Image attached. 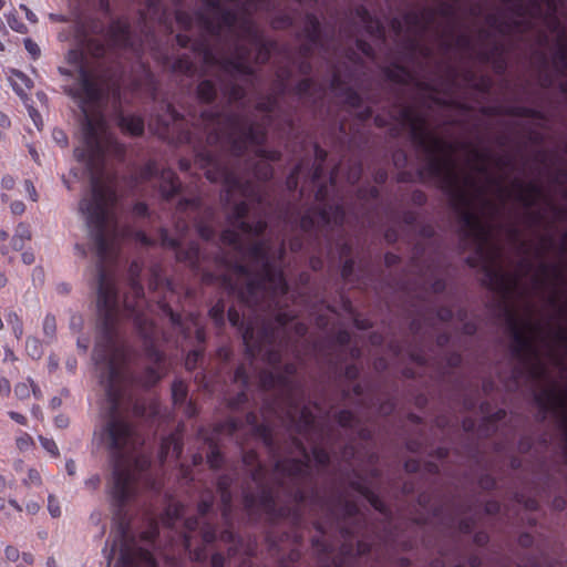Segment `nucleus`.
<instances>
[{
    "label": "nucleus",
    "mask_w": 567,
    "mask_h": 567,
    "mask_svg": "<svg viewBox=\"0 0 567 567\" xmlns=\"http://www.w3.org/2000/svg\"><path fill=\"white\" fill-rule=\"evenodd\" d=\"M337 505L341 508L344 518L355 517L360 509L355 502L338 496Z\"/></svg>",
    "instance_id": "54"
},
{
    "label": "nucleus",
    "mask_w": 567,
    "mask_h": 567,
    "mask_svg": "<svg viewBox=\"0 0 567 567\" xmlns=\"http://www.w3.org/2000/svg\"><path fill=\"white\" fill-rule=\"evenodd\" d=\"M243 17L244 18L240 19L238 25L241 37L247 39L252 45L257 42H260V39L264 38L262 32L258 29L249 16L245 14Z\"/></svg>",
    "instance_id": "33"
},
{
    "label": "nucleus",
    "mask_w": 567,
    "mask_h": 567,
    "mask_svg": "<svg viewBox=\"0 0 567 567\" xmlns=\"http://www.w3.org/2000/svg\"><path fill=\"white\" fill-rule=\"evenodd\" d=\"M554 64L563 72L567 68V43L561 40L554 53Z\"/></svg>",
    "instance_id": "57"
},
{
    "label": "nucleus",
    "mask_w": 567,
    "mask_h": 567,
    "mask_svg": "<svg viewBox=\"0 0 567 567\" xmlns=\"http://www.w3.org/2000/svg\"><path fill=\"white\" fill-rule=\"evenodd\" d=\"M483 114L486 115H495V114H505L514 117H525V118H535V120H545V114L536 109L528 106H508L505 109L501 107H484L482 110Z\"/></svg>",
    "instance_id": "24"
},
{
    "label": "nucleus",
    "mask_w": 567,
    "mask_h": 567,
    "mask_svg": "<svg viewBox=\"0 0 567 567\" xmlns=\"http://www.w3.org/2000/svg\"><path fill=\"white\" fill-rule=\"evenodd\" d=\"M265 285L258 278L249 279L245 286L238 291L240 301L249 308L259 307L260 297L264 292Z\"/></svg>",
    "instance_id": "23"
},
{
    "label": "nucleus",
    "mask_w": 567,
    "mask_h": 567,
    "mask_svg": "<svg viewBox=\"0 0 567 567\" xmlns=\"http://www.w3.org/2000/svg\"><path fill=\"white\" fill-rule=\"evenodd\" d=\"M444 194L450 199L451 208L458 215L465 237L485 241L488 229L481 216L472 210V198L461 185L457 174H450L444 185Z\"/></svg>",
    "instance_id": "5"
},
{
    "label": "nucleus",
    "mask_w": 567,
    "mask_h": 567,
    "mask_svg": "<svg viewBox=\"0 0 567 567\" xmlns=\"http://www.w3.org/2000/svg\"><path fill=\"white\" fill-rule=\"evenodd\" d=\"M226 154L215 153L206 147L196 152V161L206 169V178L213 183H221L225 187L226 200L238 192L243 197L257 204L264 203V194L251 179L241 176Z\"/></svg>",
    "instance_id": "4"
},
{
    "label": "nucleus",
    "mask_w": 567,
    "mask_h": 567,
    "mask_svg": "<svg viewBox=\"0 0 567 567\" xmlns=\"http://www.w3.org/2000/svg\"><path fill=\"white\" fill-rule=\"evenodd\" d=\"M199 516L187 517L184 522V527L187 533H193L200 528V536L205 545H213L217 540V527L214 523L205 522L200 526Z\"/></svg>",
    "instance_id": "25"
},
{
    "label": "nucleus",
    "mask_w": 567,
    "mask_h": 567,
    "mask_svg": "<svg viewBox=\"0 0 567 567\" xmlns=\"http://www.w3.org/2000/svg\"><path fill=\"white\" fill-rule=\"evenodd\" d=\"M196 97L203 104H212L217 99V87L212 80H202L196 86Z\"/></svg>",
    "instance_id": "35"
},
{
    "label": "nucleus",
    "mask_w": 567,
    "mask_h": 567,
    "mask_svg": "<svg viewBox=\"0 0 567 567\" xmlns=\"http://www.w3.org/2000/svg\"><path fill=\"white\" fill-rule=\"evenodd\" d=\"M255 155L269 162H279L282 157V154L279 150L265 148L264 145L256 148Z\"/></svg>",
    "instance_id": "59"
},
{
    "label": "nucleus",
    "mask_w": 567,
    "mask_h": 567,
    "mask_svg": "<svg viewBox=\"0 0 567 567\" xmlns=\"http://www.w3.org/2000/svg\"><path fill=\"white\" fill-rule=\"evenodd\" d=\"M250 212V206L246 200H240L231 206L230 213L227 215V221L233 227L240 230V223L248 221L246 218Z\"/></svg>",
    "instance_id": "32"
},
{
    "label": "nucleus",
    "mask_w": 567,
    "mask_h": 567,
    "mask_svg": "<svg viewBox=\"0 0 567 567\" xmlns=\"http://www.w3.org/2000/svg\"><path fill=\"white\" fill-rule=\"evenodd\" d=\"M276 503L277 499L274 491L270 487L264 486L258 494V506L268 515L269 512L275 511Z\"/></svg>",
    "instance_id": "44"
},
{
    "label": "nucleus",
    "mask_w": 567,
    "mask_h": 567,
    "mask_svg": "<svg viewBox=\"0 0 567 567\" xmlns=\"http://www.w3.org/2000/svg\"><path fill=\"white\" fill-rule=\"evenodd\" d=\"M249 50L244 45L236 47L235 56L221 58L220 69L226 73H238L241 75H254L255 70L248 63Z\"/></svg>",
    "instance_id": "18"
},
{
    "label": "nucleus",
    "mask_w": 567,
    "mask_h": 567,
    "mask_svg": "<svg viewBox=\"0 0 567 567\" xmlns=\"http://www.w3.org/2000/svg\"><path fill=\"white\" fill-rule=\"evenodd\" d=\"M339 95L343 97L344 104L352 109H360L363 104L362 96L351 86H344Z\"/></svg>",
    "instance_id": "47"
},
{
    "label": "nucleus",
    "mask_w": 567,
    "mask_h": 567,
    "mask_svg": "<svg viewBox=\"0 0 567 567\" xmlns=\"http://www.w3.org/2000/svg\"><path fill=\"white\" fill-rule=\"evenodd\" d=\"M399 120L410 127L412 142L423 151H452L450 142L433 135L426 127L425 118L416 114L412 107L404 106L399 113Z\"/></svg>",
    "instance_id": "6"
},
{
    "label": "nucleus",
    "mask_w": 567,
    "mask_h": 567,
    "mask_svg": "<svg viewBox=\"0 0 567 567\" xmlns=\"http://www.w3.org/2000/svg\"><path fill=\"white\" fill-rule=\"evenodd\" d=\"M297 371L298 367L296 363L287 362L281 367V371L276 373L278 388L280 389L282 400L288 408V415H290L292 412H296L299 408V402L296 398L299 383L293 380Z\"/></svg>",
    "instance_id": "13"
},
{
    "label": "nucleus",
    "mask_w": 567,
    "mask_h": 567,
    "mask_svg": "<svg viewBox=\"0 0 567 567\" xmlns=\"http://www.w3.org/2000/svg\"><path fill=\"white\" fill-rule=\"evenodd\" d=\"M123 316L133 321L137 332L144 339V353L146 359L155 365H162L165 361V355L155 342L154 322L147 317L145 311L141 309L134 308L132 309V313Z\"/></svg>",
    "instance_id": "9"
},
{
    "label": "nucleus",
    "mask_w": 567,
    "mask_h": 567,
    "mask_svg": "<svg viewBox=\"0 0 567 567\" xmlns=\"http://www.w3.org/2000/svg\"><path fill=\"white\" fill-rule=\"evenodd\" d=\"M275 43L272 41L266 40L265 37L260 39V42L254 44L257 50L256 61L260 63H266L269 61L271 51L274 49Z\"/></svg>",
    "instance_id": "51"
},
{
    "label": "nucleus",
    "mask_w": 567,
    "mask_h": 567,
    "mask_svg": "<svg viewBox=\"0 0 567 567\" xmlns=\"http://www.w3.org/2000/svg\"><path fill=\"white\" fill-rule=\"evenodd\" d=\"M512 188L516 192V200L526 208L536 206L538 200L544 197L543 188L536 182L524 183L516 178L512 182Z\"/></svg>",
    "instance_id": "19"
},
{
    "label": "nucleus",
    "mask_w": 567,
    "mask_h": 567,
    "mask_svg": "<svg viewBox=\"0 0 567 567\" xmlns=\"http://www.w3.org/2000/svg\"><path fill=\"white\" fill-rule=\"evenodd\" d=\"M161 309L163 313L169 319L172 326L178 329L184 334V337L189 334V329L185 327L181 313L174 311L167 302L161 303Z\"/></svg>",
    "instance_id": "42"
},
{
    "label": "nucleus",
    "mask_w": 567,
    "mask_h": 567,
    "mask_svg": "<svg viewBox=\"0 0 567 567\" xmlns=\"http://www.w3.org/2000/svg\"><path fill=\"white\" fill-rule=\"evenodd\" d=\"M259 385L265 391L278 388L276 373L269 370H261L259 373Z\"/></svg>",
    "instance_id": "58"
},
{
    "label": "nucleus",
    "mask_w": 567,
    "mask_h": 567,
    "mask_svg": "<svg viewBox=\"0 0 567 567\" xmlns=\"http://www.w3.org/2000/svg\"><path fill=\"white\" fill-rule=\"evenodd\" d=\"M109 41L117 49H132L133 38L131 23L125 18H116L112 20L106 31Z\"/></svg>",
    "instance_id": "17"
},
{
    "label": "nucleus",
    "mask_w": 567,
    "mask_h": 567,
    "mask_svg": "<svg viewBox=\"0 0 567 567\" xmlns=\"http://www.w3.org/2000/svg\"><path fill=\"white\" fill-rule=\"evenodd\" d=\"M505 312L513 339V355L523 362L536 359L538 352L534 339L524 332L520 321L511 309L506 308Z\"/></svg>",
    "instance_id": "10"
},
{
    "label": "nucleus",
    "mask_w": 567,
    "mask_h": 567,
    "mask_svg": "<svg viewBox=\"0 0 567 567\" xmlns=\"http://www.w3.org/2000/svg\"><path fill=\"white\" fill-rule=\"evenodd\" d=\"M9 81L11 82L13 91L21 99L25 97L27 91H29L33 86L32 80L29 76H27L23 72L18 70L11 71Z\"/></svg>",
    "instance_id": "34"
},
{
    "label": "nucleus",
    "mask_w": 567,
    "mask_h": 567,
    "mask_svg": "<svg viewBox=\"0 0 567 567\" xmlns=\"http://www.w3.org/2000/svg\"><path fill=\"white\" fill-rule=\"evenodd\" d=\"M204 352H205L204 347H198L196 349L188 351V353L186 354V358H185V363H184L185 369L187 371H194L197 368L198 363L203 360Z\"/></svg>",
    "instance_id": "55"
},
{
    "label": "nucleus",
    "mask_w": 567,
    "mask_h": 567,
    "mask_svg": "<svg viewBox=\"0 0 567 567\" xmlns=\"http://www.w3.org/2000/svg\"><path fill=\"white\" fill-rule=\"evenodd\" d=\"M309 462V457L279 460L275 463V471L292 478L306 477L308 476Z\"/></svg>",
    "instance_id": "22"
},
{
    "label": "nucleus",
    "mask_w": 567,
    "mask_h": 567,
    "mask_svg": "<svg viewBox=\"0 0 567 567\" xmlns=\"http://www.w3.org/2000/svg\"><path fill=\"white\" fill-rule=\"evenodd\" d=\"M277 104L278 101L275 96L267 95L256 103L255 109L259 112L272 113L276 110Z\"/></svg>",
    "instance_id": "64"
},
{
    "label": "nucleus",
    "mask_w": 567,
    "mask_h": 567,
    "mask_svg": "<svg viewBox=\"0 0 567 567\" xmlns=\"http://www.w3.org/2000/svg\"><path fill=\"white\" fill-rule=\"evenodd\" d=\"M251 434L254 436H256L257 439H259L262 444L268 449V450H275L276 449V440H275V434H274V430L271 427L270 424L268 423H265V422H259L252 430H251Z\"/></svg>",
    "instance_id": "36"
},
{
    "label": "nucleus",
    "mask_w": 567,
    "mask_h": 567,
    "mask_svg": "<svg viewBox=\"0 0 567 567\" xmlns=\"http://www.w3.org/2000/svg\"><path fill=\"white\" fill-rule=\"evenodd\" d=\"M240 230L237 228H226L224 229L220 235L219 239L223 244L227 246L234 247L236 250L241 251L243 245H241V237L239 234Z\"/></svg>",
    "instance_id": "45"
},
{
    "label": "nucleus",
    "mask_w": 567,
    "mask_h": 567,
    "mask_svg": "<svg viewBox=\"0 0 567 567\" xmlns=\"http://www.w3.org/2000/svg\"><path fill=\"white\" fill-rule=\"evenodd\" d=\"M302 35L313 44H322V24L316 13H305Z\"/></svg>",
    "instance_id": "28"
},
{
    "label": "nucleus",
    "mask_w": 567,
    "mask_h": 567,
    "mask_svg": "<svg viewBox=\"0 0 567 567\" xmlns=\"http://www.w3.org/2000/svg\"><path fill=\"white\" fill-rule=\"evenodd\" d=\"M311 454L315 460V462L322 467H326L330 464V454L329 452L322 447V446H313L311 449Z\"/></svg>",
    "instance_id": "61"
},
{
    "label": "nucleus",
    "mask_w": 567,
    "mask_h": 567,
    "mask_svg": "<svg viewBox=\"0 0 567 567\" xmlns=\"http://www.w3.org/2000/svg\"><path fill=\"white\" fill-rule=\"evenodd\" d=\"M188 396V385L182 379H175L172 383V401L177 408L183 406Z\"/></svg>",
    "instance_id": "40"
},
{
    "label": "nucleus",
    "mask_w": 567,
    "mask_h": 567,
    "mask_svg": "<svg viewBox=\"0 0 567 567\" xmlns=\"http://www.w3.org/2000/svg\"><path fill=\"white\" fill-rule=\"evenodd\" d=\"M142 270L143 262L138 259H134L128 266L130 286L123 299V315L132 313L134 308L144 310L145 293L140 279Z\"/></svg>",
    "instance_id": "12"
},
{
    "label": "nucleus",
    "mask_w": 567,
    "mask_h": 567,
    "mask_svg": "<svg viewBox=\"0 0 567 567\" xmlns=\"http://www.w3.org/2000/svg\"><path fill=\"white\" fill-rule=\"evenodd\" d=\"M225 301L223 299H218L208 310V316L217 328H221L225 324Z\"/></svg>",
    "instance_id": "49"
},
{
    "label": "nucleus",
    "mask_w": 567,
    "mask_h": 567,
    "mask_svg": "<svg viewBox=\"0 0 567 567\" xmlns=\"http://www.w3.org/2000/svg\"><path fill=\"white\" fill-rule=\"evenodd\" d=\"M63 91L72 97L85 112L87 105L95 103L101 97V91L91 70L85 65H79L75 81L63 86Z\"/></svg>",
    "instance_id": "7"
},
{
    "label": "nucleus",
    "mask_w": 567,
    "mask_h": 567,
    "mask_svg": "<svg viewBox=\"0 0 567 567\" xmlns=\"http://www.w3.org/2000/svg\"><path fill=\"white\" fill-rule=\"evenodd\" d=\"M478 59L482 62L491 63L494 71L497 74L505 73L507 69V62L504 55L498 54V56H492V53H478Z\"/></svg>",
    "instance_id": "48"
},
{
    "label": "nucleus",
    "mask_w": 567,
    "mask_h": 567,
    "mask_svg": "<svg viewBox=\"0 0 567 567\" xmlns=\"http://www.w3.org/2000/svg\"><path fill=\"white\" fill-rule=\"evenodd\" d=\"M334 420L342 429L347 430L353 429L357 422L354 413L348 409L338 411L334 414Z\"/></svg>",
    "instance_id": "53"
},
{
    "label": "nucleus",
    "mask_w": 567,
    "mask_h": 567,
    "mask_svg": "<svg viewBox=\"0 0 567 567\" xmlns=\"http://www.w3.org/2000/svg\"><path fill=\"white\" fill-rule=\"evenodd\" d=\"M225 93L227 94L230 103H236V102L243 101L247 94L246 90L243 85H240L238 83H234V82L229 83L225 87Z\"/></svg>",
    "instance_id": "56"
},
{
    "label": "nucleus",
    "mask_w": 567,
    "mask_h": 567,
    "mask_svg": "<svg viewBox=\"0 0 567 567\" xmlns=\"http://www.w3.org/2000/svg\"><path fill=\"white\" fill-rule=\"evenodd\" d=\"M482 270L484 272L482 285L492 291L508 295L516 285L515 278L489 264H485Z\"/></svg>",
    "instance_id": "15"
},
{
    "label": "nucleus",
    "mask_w": 567,
    "mask_h": 567,
    "mask_svg": "<svg viewBox=\"0 0 567 567\" xmlns=\"http://www.w3.org/2000/svg\"><path fill=\"white\" fill-rule=\"evenodd\" d=\"M200 118L209 125H214L206 135V148L215 153L225 154L228 150L229 158L241 159L248 145L262 146L267 141L265 127L250 122L236 112H223L219 110H204Z\"/></svg>",
    "instance_id": "2"
},
{
    "label": "nucleus",
    "mask_w": 567,
    "mask_h": 567,
    "mask_svg": "<svg viewBox=\"0 0 567 567\" xmlns=\"http://www.w3.org/2000/svg\"><path fill=\"white\" fill-rule=\"evenodd\" d=\"M203 209V199L200 196H192V197H184L181 198L176 206V212L178 214L184 213H193V214H199Z\"/></svg>",
    "instance_id": "39"
},
{
    "label": "nucleus",
    "mask_w": 567,
    "mask_h": 567,
    "mask_svg": "<svg viewBox=\"0 0 567 567\" xmlns=\"http://www.w3.org/2000/svg\"><path fill=\"white\" fill-rule=\"evenodd\" d=\"M301 516L302 514L299 507H290L288 505L278 506L277 503L275 504V511L269 512L267 515L271 523L282 519H291L293 524H299Z\"/></svg>",
    "instance_id": "29"
},
{
    "label": "nucleus",
    "mask_w": 567,
    "mask_h": 567,
    "mask_svg": "<svg viewBox=\"0 0 567 567\" xmlns=\"http://www.w3.org/2000/svg\"><path fill=\"white\" fill-rule=\"evenodd\" d=\"M385 79L392 83L406 85L412 80L409 69L400 63H393L391 66L383 69Z\"/></svg>",
    "instance_id": "30"
},
{
    "label": "nucleus",
    "mask_w": 567,
    "mask_h": 567,
    "mask_svg": "<svg viewBox=\"0 0 567 567\" xmlns=\"http://www.w3.org/2000/svg\"><path fill=\"white\" fill-rule=\"evenodd\" d=\"M91 196L80 202V210L85 216L90 236L100 259L97 276L99 332L93 350L96 364H105L101 373L109 402L107 420L100 433L101 442L110 452L112 465L111 503L115 517L120 520L122 534L126 533V505L133 495L135 473L125 450L133 442L135 430L122 413L123 398L127 385L143 389L155 386L163 378L162 365H147L140 373L130 370L133 357L132 347L120 339L118 317L121 313L118 292L113 277L103 262L109 258L112 243L107 236L110 210L117 200L113 185L94 175L91 182Z\"/></svg>",
    "instance_id": "1"
},
{
    "label": "nucleus",
    "mask_w": 567,
    "mask_h": 567,
    "mask_svg": "<svg viewBox=\"0 0 567 567\" xmlns=\"http://www.w3.org/2000/svg\"><path fill=\"white\" fill-rule=\"evenodd\" d=\"M83 147L74 150V157L86 164L91 171L103 167L106 156L124 161L126 146L110 131L103 117H92L85 114L82 123Z\"/></svg>",
    "instance_id": "3"
},
{
    "label": "nucleus",
    "mask_w": 567,
    "mask_h": 567,
    "mask_svg": "<svg viewBox=\"0 0 567 567\" xmlns=\"http://www.w3.org/2000/svg\"><path fill=\"white\" fill-rule=\"evenodd\" d=\"M355 16L365 24L367 31L370 34L374 33V29L378 33H383V28L380 22L373 18L371 12L364 6H359L355 9Z\"/></svg>",
    "instance_id": "38"
},
{
    "label": "nucleus",
    "mask_w": 567,
    "mask_h": 567,
    "mask_svg": "<svg viewBox=\"0 0 567 567\" xmlns=\"http://www.w3.org/2000/svg\"><path fill=\"white\" fill-rule=\"evenodd\" d=\"M43 333L45 337H48L50 340H53L56 334V319L55 316L52 313H48L42 323Z\"/></svg>",
    "instance_id": "63"
},
{
    "label": "nucleus",
    "mask_w": 567,
    "mask_h": 567,
    "mask_svg": "<svg viewBox=\"0 0 567 567\" xmlns=\"http://www.w3.org/2000/svg\"><path fill=\"white\" fill-rule=\"evenodd\" d=\"M206 217H199L195 219L194 226L198 236L205 240L210 241L215 238L216 230L212 224L214 213L212 209L205 212Z\"/></svg>",
    "instance_id": "31"
},
{
    "label": "nucleus",
    "mask_w": 567,
    "mask_h": 567,
    "mask_svg": "<svg viewBox=\"0 0 567 567\" xmlns=\"http://www.w3.org/2000/svg\"><path fill=\"white\" fill-rule=\"evenodd\" d=\"M173 72L193 76L195 74L196 66L188 54H182L175 59L172 64Z\"/></svg>",
    "instance_id": "41"
},
{
    "label": "nucleus",
    "mask_w": 567,
    "mask_h": 567,
    "mask_svg": "<svg viewBox=\"0 0 567 567\" xmlns=\"http://www.w3.org/2000/svg\"><path fill=\"white\" fill-rule=\"evenodd\" d=\"M117 126L123 134L140 137L144 134L145 122L141 115L137 114H123L117 116Z\"/></svg>",
    "instance_id": "27"
},
{
    "label": "nucleus",
    "mask_w": 567,
    "mask_h": 567,
    "mask_svg": "<svg viewBox=\"0 0 567 567\" xmlns=\"http://www.w3.org/2000/svg\"><path fill=\"white\" fill-rule=\"evenodd\" d=\"M158 188L164 199H171L181 192L182 184L172 169H162L158 176Z\"/></svg>",
    "instance_id": "26"
},
{
    "label": "nucleus",
    "mask_w": 567,
    "mask_h": 567,
    "mask_svg": "<svg viewBox=\"0 0 567 567\" xmlns=\"http://www.w3.org/2000/svg\"><path fill=\"white\" fill-rule=\"evenodd\" d=\"M219 17V22L215 23L209 17H207L203 12H198L196 14L198 24L209 34L219 35L221 32V28L226 27L229 29L235 28L237 24L239 25V16L236 11L231 9L221 8L217 12Z\"/></svg>",
    "instance_id": "16"
},
{
    "label": "nucleus",
    "mask_w": 567,
    "mask_h": 567,
    "mask_svg": "<svg viewBox=\"0 0 567 567\" xmlns=\"http://www.w3.org/2000/svg\"><path fill=\"white\" fill-rule=\"evenodd\" d=\"M267 227H268V224L262 218H259L255 221H243V223H240V233L259 237V236L264 235Z\"/></svg>",
    "instance_id": "46"
},
{
    "label": "nucleus",
    "mask_w": 567,
    "mask_h": 567,
    "mask_svg": "<svg viewBox=\"0 0 567 567\" xmlns=\"http://www.w3.org/2000/svg\"><path fill=\"white\" fill-rule=\"evenodd\" d=\"M206 460L212 470H219L223 467L225 461L224 455L216 443H210Z\"/></svg>",
    "instance_id": "50"
},
{
    "label": "nucleus",
    "mask_w": 567,
    "mask_h": 567,
    "mask_svg": "<svg viewBox=\"0 0 567 567\" xmlns=\"http://www.w3.org/2000/svg\"><path fill=\"white\" fill-rule=\"evenodd\" d=\"M258 276V279L262 281L264 285L270 284L274 286L276 292L280 295H286L288 292L289 286L284 272L277 269L270 259L260 264Z\"/></svg>",
    "instance_id": "21"
},
{
    "label": "nucleus",
    "mask_w": 567,
    "mask_h": 567,
    "mask_svg": "<svg viewBox=\"0 0 567 567\" xmlns=\"http://www.w3.org/2000/svg\"><path fill=\"white\" fill-rule=\"evenodd\" d=\"M247 164L250 165L252 176L257 181L267 183L272 179L274 167L269 163L247 161Z\"/></svg>",
    "instance_id": "37"
},
{
    "label": "nucleus",
    "mask_w": 567,
    "mask_h": 567,
    "mask_svg": "<svg viewBox=\"0 0 567 567\" xmlns=\"http://www.w3.org/2000/svg\"><path fill=\"white\" fill-rule=\"evenodd\" d=\"M244 343L246 346L247 353L250 357H255L260 353L264 347L268 346L264 352V361L272 367H278L281 363V352L274 348L275 331L270 326H264L255 336V331L251 327H248L243 334Z\"/></svg>",
    "instance_id": "8"
},
{
    "label": "nucleus",
    "mask_w": 567,
    "mask_h": 567,
    "mask_svg": "<svg viewBox=\"0 0 567 567\" xmlns=\"http://www.w3.org/2000/svg\"><path fill=\"white\" fill-rule=\"evenodd\" d=\"M158 238L161 246L169 248L175 251L176 260L186 264L193 271L200 270V246L197 241H189L187 246L181 245V239L174 238L169 235L168 230L164 227L158 230Z\"/></svg>",
    "instance_id": "11"
},
{
    "label": "nucleus",
    "mask_w": 567,
    "mask_h": 567,
    "mask_svg": "<svg viewBox=\"0 0 567 567\" xmlns=\"http://www.w3.org/2000/svg\"><path fill=\"white\" fill-rule=\"evenodd\" d=\"M538 269L540 274L545 277H553L555 280L563 279L561 268L558 264L542 262Z\"/></svg>",
    "instance_id": "60"
},
{
    "label": "nucleus",
    "mask_w": 567,
    "mask_h": 567,
    "mask_svg": "<svg viewBox=\"0 0 567 567\" xmlns=\"http://www.w3.org/2000/svg\"><path fill=\"white\" fill-rule=\"evenodd\" d=\"M452 151H443V152H427L429 162L426 164V172L440 179V189L444 193V185L446 183V178L450 174H456L454 171L453 162L451 159V155L454 153L455 147L452 143Z\"/></svg>",
    "instance_id": "14"
},
{
    "label": "nucleus",
    "mask_w": 567,
    "mask_h": 567,
    "mask_svg": "<svg viewBox=\"0 0 567 567\" xmlns=\"http://www.w3.org/2000/svg\"><path fill=\"white\" fill-rule=\"evenodd\" d=\"M247 255L251 260H254L256 262H260V264L270 259L268 247L266 246L265 241H262V240L252 243L247 248Z\"/></svg>",
    "instance_id": "43"
},
{
    "label": "nucleus",
    "mask_w": 567,
    "mask_h": 567,
    "mask_svg": "<svg viewBox=\"0 0 567 567\" xmlns=\"http://www.w3.org/2000/svg\"><path fill=\"white\" fill-rule=\"evenodd\" d=\"M315 85V81L312 78L307 76L301 79L293 86V93L298 96H306L310 94L311 89Z\"/></svg>",
    "instance_id": "62"
},
{
    "label": "nucleus",
    "mask_w": 567,
    "mask_h": 567,
    "mask_svg": "<svg viewBox=\"0 0 567 567\" xmlns=\"http://www.w3.org/2000/svg\"><path fill=\"white\" fill-rule=\"evenodd\" d=\"M6 320L11 327L13 336L17 339H21L23 336L22 318L14 310H9L6 312Z\"/></svg>",
    "instance_id": "52"
},
{
    "label": "nucleus",
    "mask_w": 567,
    "mask_h": 567,
    "mask_svg": "<svg viewBox=\"0 0 567 567\" xmlns=\"http://www.w3.org/2000/svg\"><path fill=\"white\" fill-rule=\"evenodd\" d=\"M156 134L162 140H173L172 133L184 122V116L171 103L165 105V113L157 118Z\"/></svg>",
    "instance_id": "20"
}]
</instances>
